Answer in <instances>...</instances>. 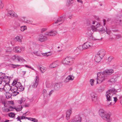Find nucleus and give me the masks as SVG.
I'll return each mask as SVG.
<instances>
[{"instance_id":"nucleus-1","label":"nucleus","mask_w":122,"mask_h":122,"mask_svg":"<svg viewBox=\"0 0 122 122\" xmlns=\"http://www.w3.org/2000/svg\"><path fill=\"white\" fill-rule=\"evenodd\" d=\"M116 92V91L114 89L109 90L106 92V95L107 99L106 104V106H109L111 104L112 98L114 99V100L115 102H117V97H113L114 95H115Z\"/></svg>"},{"instance_id":"nucleus-2","label":"nucleus","mask_w":122,"mask_h":122,"mask_svg":"<svg viewBox=\"0 0 122 122\" xmlns=\"http://www.w3.org/2000/svg\"><path fill=\"white\" fill-rule=\"evenodd\" d=\"M99 113L101 117L104 120L108 122H110L112 121V119L111 117V113L109 112L106 114L104 110L102 109H100L99 111Z\"/></svg>"},{"instance_id":"nucleus-3","label":"nucleus","mask_w":122,"mask_h":122,"mask_svg":"<svg viewBox=\"0 0 122 122\" xmlns=\"http://www.w3.org/2000/svg\"><path fill=\"white\" fill-rule=\"evenodd\" d=\"M107 78L103 72H99L97 74V83L100 84Z\"/></svg>"},{"instance_id":"nucleus-4","label":"nucleus","mask_w":122,"mask_h":122,"mask_svg":"<svg viewBox=\"0 0 122 122\" xmlns=\"http://www.w3.org/2000/svg\"><path fill=\"white\" fill-rule=\"evenodd\" d=\"M74 59L70 57H67L63 59L62 60V63L65 65H71L74 63Z\"/></svg>"},{"instance_id":"nucleus-5","label":"nucleus","mask_w":122,"mask_h":122,"mask_svg":"<svg viewBox=\"0 0 122 122\" xmlns=\"http://www.w3.org/2000/svg\"><path fill=\"white\" fill-rule=\"evenodd\" d=\"M91 29L93 31H98L103 32L104 30L102 26L99 23H97L95 26L92 25Z\"/></svg>"},{"instance_id":"nucleus-6","label":"nucleus","mask_w":122,"mask_h":122,"mask_svg":"<svg viewBox=\"0 0 122 122\" xmlns=\"http://www.w3.org/2000/svg\"><path fill=\"white\" fill-rule=\"evenodd\" d=\"M12 85L16 87L18 90L19 91H22L24 90V88L23 87L21 83L20 82L14 81L12 84Z\"/></svg>"},{"instance_id":"nucleus-7","label":"nucleus","mask_w":122,"mask_h":122,"mask_svg":"<svg viewBox=\"0 0 122 122\" xmlns=\"http://www.w3.org/2000/svg\"><path fill=\"white\" fill-rule=\"evenodd\" d=\"M11 59L13 60H17L19 62H23L26 61L22 57L17 55H14L11 57Z\"/></svg>"},{"instance_id":"nucleus-8","label":"nucleus","mask_w":122,"mask_h":122,"mask_svg":"<svg viewBox=\"0 0 122 122\" xmlns=\"http://www.w3.org/2000/svg\"><path fill=\"white\" fill-rule=\"evenodd\" d=\"M10 88V90L13 93L12 95L13 96H15L19 93V92L18 91H19L18 88L17 89L16 87L14 85L12 86Z\"/></svg>"},{"instance_id":"nucleus-9","label":"nucleus","mask_w":122,"mask_h":122,"mask_svg":"<svg viewBox=\"0 0 122 122\" xmlns=\"http://www.w3.org/2000/svg\"><path fill=\"white\" fill-rule=\"evenodd\" d=\"M93 44L92 42H87L84 44L82 46V47L84 49H87L92 46Z\"/></svg>"},{"instance_id":"nucleus-10","label":"nucleus","mask_w":122,"mask_h":122,"mask_svg":"<svg viewBox=\"0 0 122 122\" xmlns=\"http://www.w3.org/2000/svg\"><path fill=\"white\" fill-rule=\"evenodd\" d=\"M91 97L93 102L96 104L97 103L98 101V99L95 93L94 92L91 93Z\"/></svg>"},{"instance_id":"nucleus-11","label":"nucleus","mask_w":122,"mask_h":122,"mask_svg":"<svg viewBox=\"0 0 122 122\" xmlns=\"http://www.w3.org/2000/svg\"><path fill=\"white\" fill-rule=\"evenodd\" d=\"M3 86L4 85V84L5 85L8 84L10 82V77L7 76H3Z\"/></svg>"},{"instance_id":"nucleus-12","label":"nucleus","mask_w":122,"mask_h":122,"mask_svg":"<svg viewBox=\"0 0 122 122\" xmlns=\"http://www.w3.org/2000/svg\"><path fill=\"white\" fill-rule=\"evenodd\" d=\"M13 50L15 52L19 53L24 51L25 48L23 47H16Z\"/></svg>"},{"instance_id":"nucleus-13","label":"nucleus","mask_w":122,"mask_h":122,"mask_svg":"<svg viewBox=\"0 0 122 122\" xmlns=\"http://www.w3.org/2000/svg\"><path fill=\"white\" fill-rule=\"evenodd\" d=\"M57 34V32L55 30H52L49 32H46L45 35L49 36H54Z\"/></svg>"},{"instance_id":"nucleus-14","label":"nucleus","mask_w":122,"mask_h":122,"mask_svg":"<svg viewBox=\"0 0 122 122\" xmlns=\"http://www.w3.org/2000/svg\"><path fill=\"white\" fill-rule=\"evenodd\" d=\"M114 71L112 69H109L103 72L107 78L109 76L111 75L114 72Z\"/></svg>"},{"instance_id":"nucleus-15","label":"nucleus","mask_w":122,"mask_h":122,"mask_svg":"<svg viewBox=\"0 0 122 122\" xmlns=\"http://www.w3.org/2000/svg\"><path fill=\"white\" fill-rule=\"evenodd\" d=\"M72 109H71L68 110L66 111V117L67 120H68L70 119V116L72 113Z\"/></svg>"},{"instance_id":"nucleus-16","label":"nucleus","mask_w":122,"mask_h":122,"mask_svg":"<svg viewBox=\"0 0 122 122\" xmlns=\"http://www.w3.org/2000/svg\"><path fill=\"white\" fill-rule=\"evenodd\" d=\"M39 77L37 76H36L35 78V82L34 83H33L32 86L33 88H36L37 87L39 82Z\"/></svg>"},{"instance_id":"nucleus-17","label":"nucleus","mask_w":122,"mask_h":122,"mask_svg":"<svg viewBox=\"0 0 122 122\" xmlns=\"http://www.w3.org/2000/svg\"><path fill=\"white\" fill-rule=\"evenodd\" d=\"M7 15L11 17H15L16 18L18 17V16L15 14V12L13 11L10 10L8 11Z\"/></svg>"},{"instance_id":"nucleus-18","label":"nucleus","mask_w":122,"mask_h":122,"mask_svg":"<svg viewBox=\"0 0 122 122\" xmlns=\"http://www.w3.org/2000/svg\"><path fill=\"white\" fill-rule=\"evenodd\" d=\"M47 40V37L42 35H40L38 38V40L41 42L45 41Z\"/></svg>"},{"instance_id":"nucleus-19","label":"nucleus","mask_w":122,"mask_h":122,"mask_svg":"<svg viewBox=\"0 0 122 122\" xmlns=\"http://www.w3.org/2000/svg\"><path fill=\"white\" fill-rule=\"evenodd\" d=\"M74 77L72 75H69L66 79L65 80V82L67 83L69 81H70L73 80L74 79Z\"/></svg>"},{"instance_id":"nucleus-20","label":"nucleus","mask_w":122,"mask_h":122,"mask_svg":"<svg viewBox=\"0 0 122 122\" xmlns=\"http://www.w3.org/2000/svg\"><path fill=\"white\" fill-rule=\"evenodd\" d=\"M59 62L58 61H56L51 64L50 65V68H54L57 66L59 65Z\"/></svg>"},{"instance_id":"nucleus-21","label":"nucleus","mask_w":122,"mask_h":122,"mask_svg":"<svg viewBox=\"0 0 122 122\" xmlns=\"http://www.w3.org/2000/svg\"><path fill=\"white\" fill-rule=\"evenodd\" d=\"M105 52L104 50H101L99 51L97 54L102 58L105 55Z\"/></svg>"},{"instance_id":"nucleus-22","label":"nucleus","mask_w":122,"mask_h":122,"mask_svg":"<svg viewBox=\"0 0 122 122\" xmlns=\"http://www.w3.org/2000/svg\"><path fill=\"white\" fill-rule=\"evenodd\" d=\"M63 18V17H61L59 18L55 23V24H58V25H59L61 24L64 21Z\"/></svg>"},{"instance_id":"nucleus-23","label":"nucleus","mask_w":122,"mask_h":122,"mask_svg":"<svg viewBox=\"0 0 122 122\" xmlns=\"http://www.w3.org/2000/svg\"><path fill=\"white\" fill-rule=\"evenodd\" d=\"M37 67L42 73L45 72L46 70V68L41 65H39Z\"/></svg>"},{"instance_id":"nucleus-24","label":"nucleus","mask_w":122,"mask_h":122,"mask_svg":"<svg viewBox=\"0 0 122 122\" xmlns=\"http://www.w3.org/2000/svg\"><path fill=\"white\" fill-rule=\"evenodd\" d=\"M62 86V85L60 83H56L54 85V88L56 90H58Z\"/></svg>"},{"instance_id":"nucleus-25","label":"nucleus","mask_w":122,"mask_h":122,"mask_svg":"<svg viewBox=\"0 0 122 122\" xmlns=\"http://www.w3.org/2000/svg\"><path fill=\"white\" fill-rule=\"evenodd\" d=\"M117 78L116 75L112 77L108 81L112 83L115 82L117 81Z\"/></svg>"},{"instance_id":"nucleus-26","label":"nucleus","mask_w":122,"mask_h":122,"mask_svg":"<svg viewBox=\"0 0 122 122\" xmlns=\"http://www.w3.org/2000/svg\"><path fill=\"white\" fill-rule=\"evenodd\" d=\"M102 58L100 56L97 54L95 56V60L96 62H99L100 61Z\"/></svg>"},{"instance_id":"nucleus-27","label":"nucleus","mask_w":122,"mask_h":122,"mask_svg":"<svg viewBox=\"0 0 122 122\" xmlns=\"http://www.w3.org/2000/svg\"><path fill=\"white\" fill-rule=\"evenodd\" d=\"M76 118V120L75 121L74 119L72 120V122H81V117L79 116H76L75 117Z\"/></svg>"},{"instance_id":"nucleus-28","label":"nucleus","mask_w":122,"mask_h":122,"mask_svg":"<svg viewBox=\"0 0 122 122\" xmlns=\"http://www.w3.org/2000/svg\"><path fill=\"white\" fill-rule=\"evenodd\" d=\"M117 23H119V22H122V15L117 17Z\"/></svg>"},{"instance_id":"nucleus-29","label":"nucleus","mask_w":122,"mask_h":122,"mask_svg":"<svg viewBox=\"0 0 122 122\" xmlns=\"http://www.w3.org/2000/svg\"><path fill=\"white\" fill-rule=\"evenodd\" d=\"M25 101V99L24 98H21L18 101V103L20 104H21L23 103Z\"/></svg>"},{"instance_id":"nucleus-30","label":"nucleus","mask_w":122,"mask_h":122,"mask_svg":"<svg viewBox=\"0 0 122 122\" xmlns=\"http://www.w3.org/2000/svg\"><path fill=\"white\" fill-rule=\"evenodd\" d=\"M22 36H18L16 37L15 39L17 41L19 42H21L22 41Z\"/></svg>"},{"instance_id":"nucleus-31","label":"nucleus","mask_w":122,"mask_h":122,"mask_svg":"<svg viewBox=\"0 0 122 122\" xmlns=\"http://www.w3.org/2000/svg\"><path fill=\"white\" fill-rule=\"evenodd\" d=\"M46 85L47 88L51 87L52 86V84L49 82H47L46 83Z\"/></svg>"},{"instance_id":"nucleus-32","label":"nucleus","mask_w":122,"mask_h":122,"mask_svg":"<svg viewBox=\"0 0 122 122\" xmlns=\"http://www.w3.org/2000/svg\"><path fill=\"white\" fill-rule=\"evenodd\" d=\"M23 18L24 19V21L26 23H28V24H32V23L33 22L31 20H25V17H23Z\"/></svg>"},{"instance_id":"nucleus-33","label":"nucleus","mask_w":122,"mask_h":122,"mask_svg":"<svg viewBox=\"0 0 122 122\" xmlns=\"http://www.w3.org/2000/svg\"><path fill=\"white\" fill-rule=\"evenodd\" d=\"M5 96L7 98H9L11 97V95L10 93L8 92H7L6 93Z\"/></svg>"},{"instance_id":"nucleus-34","label":"nucleus","mask_w":122,"mask_h":122,"mask_svg":"<svg viewBox=\"0 0 122 122\" xmlns=\"http://www.w3.org/2000/svg\"><path fill=\"white\" fill-rule=\"evenodd\" d=\"M27 29L26 27V26L24 25L21 26L20 27V30L22 31H23Z\"/></svg>"},{"instance_id":"nucleus-35","label":"nucleus","mask_w":122,"mask_h":122,"mask_svg":"<svg viewBox=\"0 0 122 122\" xmlns=\"http://www.w3.org/2000/svg\"><path fill=\"white\" fill-rule=\"evenodd\" d=\"M43 94L44 97L47 96V94L46 93V91L45 89H44L43 91Z\"/></svg>"},{"instance_id":"nucleus-36","label":"nucleus","mask_w":122,"mask_h":122,"mask_svg":"<svg viewBox=\"0 0 122 122\" xmlns=\"http://www.w3.org/2000/svg\"><path fill=\"white\" fill-rule=\"evenodd\" d=\"M12 48L10 47H8L6 50V52L8 53H10L12 51Z\"/></svg>"},{"instance_id":"nucleus-37","label":"nucleus","mask_w":122,"mask_h":122,"mask_svg":"<svg viewBox=\"0 0 122 122\" xmlns=\"http://www.w3.org/2000/svg\"><path fill=\"white\" fill-rule=\"evenodd\" d=\"M9 116L10 117H13L15 116V114L13 113L10 112L8 114Z\"/></svg>"},{"instance_id":"nucleus-38","label":"nucleus","mask_w":122,"mask_h":122,"mask_svg":"<svg viewBox=\"0 0 122 122\" xmlns=\"http://www.w3.org/2000/svg\"><path fill=\"white\" fill-rule=\"evenodd\" d=\"M94 80L93 79H91L90 81V83L92 86H93L94 85Z\"/></svg>"},{"instance_id":"nucleus-39","label":"nucleus","mask_w":122,"mask_h":122,"mask_svg":"<svg viewBox=\"0 0 122 122\" xmlns=\"http://www.w3.org/2000/svg\"><path fill=\"white\" fill-rule=\"evenodd\" d=\"M29 118L30 119H29V120H30L34 122H37L38 121L35 118Z\"/></svg>"},{"instance_id":"nucleus-40","label":"nucleus","mask_w":122,"mask_h":122,"mask_svg":"<svg viewBox=\"0 0 122 122\" xmlns=\"http://www.w3.org/2000/svg\"><path fill=\"white\" fill-rule=\"evenodd\" d=\"M115 36L116 38L117 39L120 38L122 37V36L120 34L115 35Z\"/></svg>"},{"instance_id":"nucleus-41","label":"nucleus","mask_w":122,"mask_h":122,"mask_svg":"<svg viewBox=\"0 0 122 122\" xmlns=\"http://www.w3.org/2000/svg\"><path fill=\"white\" fill-rule=\"evenodd\" d=\"M114 58V57L112 56H109L108 58V60L109 61H111Z\"/></svg>"},{"instance_id":"nucleus-42","label":"nucleus","mask_w":122,"mask_h":122,"mask_svg":"<svg viewBox=\"0 0 122 122\" xmlns=\"http://www.w3.org/2000/svg\"><path fill=\"white\" fill-rule=\"evenodd\" d=\"M3 76H2L0 77V84L1 83L3 84Z\"/></svg>"},{"instance_id":"nucleus-43","label":"nucleus","mask_w":122,"mask_h":122,"mask_svg":"<svg viewBox=\"0 0 122 122\" xmlns=\"http://www.w3.org/2000/svg\"><path fill=\"white\" fill-rule=\"evenodd\" d=\"M106 33L108 34H109L111 32V31L109 29L106 28Z\"/></svg>"},{"instance_id":"nucleus-44","label":"nucleus","mask_w":122,"mask_h":122,"mask_svg":"<svg viewBox=\"0 0 122 122\" xmlns=\"http://www.w3.org/2000/svg\"><path fill=\"white\" fill-rule=\"evenodd\" d=\"M73 0H68L67 1V2L69 4H71L73 3Z\"/></svg>"},{"instance_id":"nucleus-45","label":"nucleus","mask_w":122,"mask_h":122,"mask_svg":"<svg viewBox=\"0 0 122 122\" xmlns=\"http://www.w3.org/2000/svg\"><path fill=\"white\" fill-rule=\"evenodd\" d=\"M11 65H12L13 66H12V67L14 68H15L19 66L20 65H15L13 64H11Z\"/></svg>"},{"instance_id":"nucleus-46","label":"nucleus","mask_w":122,"mask_h":122,"mask_svg":"<svg viewBox=\"0 0 122 122\" xmlns=\"http://www.w3.org/2000/svg\"><path fill=\"white\" fill-rule=\"evenodd\" d=\"M4 5L3 4H2L1 2V0H0V8H2L3 7Z\"/></svg>"},{"instance_id":"nucleus-47","label":"nucleus","mask_w":122,"mask_h":122,"mask_svg":"<svg viewBox=\"0 0 122 122\" xmlns=\"http://www.w3.org/2000/svg\"><path fill=\"white\" fill-rule=\"evenodd\" d=\"M53 90H51L49 93L48 95L49 96H50L53 93Z\"/></svg>"},{"instance_id":"nucleus-48","label":"nucleus","mask_w":122,"mask_h":122,"mask_svg":"<svg viewBox=\"0 0 122 122\" xmlns=\"http://www.w3.org/2000/svg\"><path fill=\"white\" fill-rule=\"evenodd\" d=\"M43 55L44 56H48V55L47 54L48 53H42Z\"/></svg>"},{"instance_id":"nucleus-49","label":"nucleus","mask_w":122,"mask_h":122,"mask_svg":"<svg viewBox=\"0 0 122 122\" xmlns=\"http://www.w3.org/2000/svg\"><path fill=\"white\" fill-rule=\"evenodd\" d=\"M21 117L18 116L17 117L16 119L18 120H18L19 121L20 119H21Z\"/></svg>"},{"instance_id":"nucleus-50","label":"nucleus","mask_w":122,"mask_h":122,"mask_svg":"<svg viewBox=\"0 0 122 122\" xmlns=\"http://www.w3.org/2000/svg\"><path fill=\"white\" fill-rule=\"evenodd\" d=\"M46 30V28H43L41 30V32H43L44 31Z\"/></svg>"},{"instance_id":"nucleus-51","label":"nucleus","mask_w":122,"mask_h":122,"mask_svg":"<svg viewBox=\"0 0 122 122\" xmlns=\"http://www.w3.org/2000/svg\"><path fill=\"white\" fill-rule=\"evenodd\" d=\"M4 85L3 86V87L2 88H0V91H3L4 89Z\"/></svg>"},{"instance_id":"nucleus-52","label":"nucleus","mask_w":122,"mask_h":122,"mask_svg":"<svg viewBox=\"0 0 122 122\" xmlns=\"http://www.w3.org/2000/svg\"><path fill=\"white\" fill-rule=\"evenodd\" d=\"M25 66L26 67H27V68H31V67L30 66H28V65H25Z\"/></svg>"},{"instance_id":"nucleus-53","label":"nucleus","mask_w":122,"mask_h":122,"mask_svg":"<svg viewBox=\"0 0 122 122\" xmlns=\"http://www.w3.org/2000/svg\"><path fill=\"white\" fill-rule=\"evenodd\" d=\"M82 0H77V1L78 2H80L81 3V4H82L83 2L82 1H81Z\"/></svg>"},{"instance_id":"nucleus-54","label":"nucleus","mask_w":122,"mask_h":122,"mask_svg":"<svg viewBox=\"0 0 122 122\" xmlns=\"http://www.w3.org/2000/svg\"><path fill=\"white\" fill-rule=\"evenodd\" d=\"M21 117V119H26L25 117H24V116H22Z\"/></svg>"},{"instance_id":"nucleus-55","label":"nucleus","mask_w":122,"mask_h":122,"mask_svg":"<svg viewBox=\"0 0 122 122\" xmlns=\"http://www.w3.org/2000/svg\"><path fill=\"white\" fill-rule=\"evenodd\" d=\"M22 74L23 75H24L26 73V71H22Z\"/></svg>"},{"instance_id":"nucleus-56","label":"nucleus","mask_w":122,"mask_h":122,"mask_svg":"<svg viewBox=\"0 0 122 122\" xmlns=\"http://www.w3.org/2000/svg\"><path fill=\"white\" fill-rule=\"evenodd\" d=\"M97 23V22L95 21H92V24H95V23Z\"/></svg>"},{"instance_id":"nucleus-57","label":"nucleus","mask_w":122,"mask_h":122,"mask_svg":"<svg viewBox=\"0 0 122 122\" xmlns=\"http://www.w3.org/2000/svg\"><path fill=\"white\" fill-rule=\"evenodd\" d=\"M29 105L27 104H26L25 105V107H28L29 106Z\"/></svg>"},{"instance_id":"nucleus-58","label":"nucleus","mask_w":122,"mask_h":122,"mask_svg":"<svg viewBox=\"0 0 122 122\" xmlns=\"http://www.w3.org/2000/svg\"><path fill=\"white\" fill-rule=\"evenodd\" d=\"M106 22V20H104L103 21V25H105Z\"/></svg>"},{"instance_id":"nucleus-59","label":"nucleus","mask_w":122,"mask_h":122,"mask_svg":"<svg viewBox=\"0 0 122 122\" xmlns=\"http://www.w3.org/2000/svg\"><path fill=\"white\" fill-rule=\"evenodd\" d=\"M3 104H4V106L5 107H6V104L4 102V103H3Z\"/></svg>"},{"instance_id":"nucleus-60","label":"nucleus","mask_w":122,"mask_h":122,"mask_svg":"<svg viewBox=\"0 0 122 122\" xmlns=\"http://www.w3.org/2000/svg\"><path fill=\"white\" fill-rule=\"evenodd\" d=\"M9 120H5V121H4V122H9Z\"/></svg>"},{"instance_id":"nucleus-61","label":"nucleus","mask_w":122,"mask_h":122,"mask_svg":"<svg viewBox=\"0 0 122 122\" xmlns=\"http://www.w3.org/2000/svg\"><path fill=\"white\" fill-rule=\"evenodd\" d=\"M22 109L21 108V109H17L16 110H17V111H20V110H21Z\"/></svg>"},{"instance_id":"nucleus-62","label":"nucleus","mask_w":122,"mask_h":122,"mask_svg":"<svg viewBox=\"0 0 122 122\" xmlns=\"http://www.w3.org/2000/svg\"><path fill=\"white\" fill-rule=\"evenodd\" d=\"M31 69L32 70L35 71H36V70L33 68L31 67Z\"/></svg>"},{"instance_id":"nucleus-63","label":"nucleus","mask_w":122,"mask_h":122,"mask_svg":"<svg viewBox=\"0 0 122 122\" xmlns=\"http://www.w3.org/2000/svg\"><path fill=\"white\" fill-rule=\"evenodd\" d=\"M120 103L122 104V98L120 101Z\"/></svg>"},{"instance_id":"nucleus-64","label":"nucleus","mask_w":122,"mask_h":122,"mask_svg":"<svg viewBox=\"0 0 122 122\" xmlns=\"http://www.w3.org/2000/svg\"><path fill=\"white\" fill-rule=\"evenodd\" d=\"M72 68H69V70H72Z\"/></svg>"}]
</instances>
